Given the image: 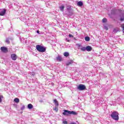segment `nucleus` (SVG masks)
I'll use <instances>...</instances> for the list:
<instances>
[{
    "instance_id": "6ab92c4d",
    "label": "nucleus",
    "mask_w": 124,
    "mask_h": 124,
    "mask_svg": "<svg viewBox=\"0 0 124 124\" xmlns=\"http://www.w3.org/2000/svg\"><path fill=\"white\" fill-rule=\"evenodd\" d=\"M85 41H90V37L87 36L85 37Z\"/></svg>"
},
{
    "instance_id": "20e7f679",
    "label": "nucleus",
    "mask_w": 124,
    "mask_h": 124,
    "mask_svg": "<svg viewBox=\"0 0 124 124\" xmlns=\"http://www.w3.org/2000/svg\"><path fill=\"white\" fill-rule=\"evenodd\" d=\"M0 50L3 53H7V52H8V49L7 47L5 46H1L0 48Z\"/></svg>"
},
{
    "instance_id": "1a4fd4ad",
    "label": "nucleus",
    "mask_w": 124,
    "mask_h": 124,
    "mask_svg": "<svg viewBox=\"0 0 124 124\" xmlns=\"http://www.w3.org/2000/svg\"><path fill=\"white\" fill-rule=\"evenodd\" d=\"M6 12V10L3 9V11H1L0 13V16H3L4 14H5V13Z\"/></svg>"
},
{
    "instance_id": "cd10ccee",
    "label": "nucleus",
    "mask_w": 124,
    "mask_h": 124,
    "mask_svg": "<svg viewBox=\"0 0 124 124\" xmlns=\"http://www.w3.org/2000/svg\"><path fill=\"white\" fill-rule=\"evenodd\" d=\"M104 29H105L106 31H108V27L105 26H104Z\"/></svg>"
},
{
    "instance_id": "4be33fe9",
    "label": "nucleus",
    "mask_w": 124,
    "mask_h": 124,
    "mask_svg": "<svg viewBox=\"0 0 124 124\" xmlns=\"http://www.w3.org/2000/svg\"><path fill=\"white\" fill-rule=\"evenodd\" d=\"M102 22L103 23H106V22H107V18H103L102 20Z\"/></svg>"
},
{
    "instance_id": "72a5a7b5",
    "label": "nucleus",
    "mask_w": 124,
    "mask_h": 124,
    "mask_svg": "<svg viewBox=\"0 0 124 124\" xmlns=\"http://www.w3.org/2000/svg\"><path fill=\"white\" fill-rule=\"evenodd\" d=\"M113 11H115V10H112V12H111V14H113Z\"/></svg>"
},
{
    "instance_id": "4468645a",
    "label": "nucleus",
    "mask_w": 124,
    "mask_h": 124,
    "mask_svg": "<svg viewBox=\"0 0 124 124\" xmlns=\"http://www.w3.org/2000/svg\"><path fill=\"white\" fill-rule=\"evenodd\" d=\"M78 6H83V2L81 1H79L78 2Z\"/></svg>"
},
{
    "instance_id": "c756f323",
    "label": "nucleus",
    "mask_w": 124,
    "mask_h": 124,
    "mask_svg": "<svg viewBox=\"0 0 124 124\" xmlns=\"http://www.w3.org/2000/svg\"><path fill=\"white\" fill-rule=\"evenodd\" d=\"M120 21H124V17H121L120 18Z\"/></svg>"
},
{
    "instance_id": "0eeeda50",
    "label": "nucleus",
    "mask_w": 124,
    "mask_h": 124,
    "mask_svg": "<svg viewBox=\"0 0 124 124\" xmlns=\"http://www.w3.org/2000/svg\"><path fill=\"white\" fill-rule=\"evenodd\" d=\"M53 102L55 104V106H56L57 107H59V102L58 101V100H57L56 99H55L53 100Z\"/></svg>"
},
{
    "instance_id": "a211bd4d",
    "label": "nucleus",
    "mask_w": 124,
    "mask_h": 124,
    "mask_svg": "<svg viewBox=\"0 0 124 124\" xmlns=\"http://www.w3.org/2000/svg\"><path fill=\"white\" fill-rule=\"evenodd\" d=\"M63 55L64 57H68V56H69V53L68 52H64Z\"/></svg>"
},
{
    "instance_id": "dca6fc26",
    "label": "nucleus",
    "mask_w": 124,
    "mask_h": 124,
    "mask_svg": "<svg viewBox=\"0 0 124 124\" xmlns=\"http://www.w3.org/2000/svg\"><path fill=\"white\" fill-rule=\"evenodd\" d=\"M71 114L72 115H77V112H76L74 111H70V115H71Z\"/></svg>"
},
{
    "instance_id": "412c9836",
    "label": "nucleus",
    "mask_w": 124,
    "mask_h": 124,
    "mask_svg": "<svg viewBox=\"0 0 124 124\" xmlns=\"http://www.w3.org/2000/svg\"><path fill=\"white\" fill-rule=\"evenodd\" d=\"M54 111H56V112H58L59 111V108L58 107L56 106L54 108H53Z\"/></svg>"
},
{
    "instance_id": "5701e85b",
    "label": "nucleus",
    "mask_w": 124,
    "mask_h": 124,
    "mask_svg": "<svg viewBox=\"0 0 124 124\" xmlns=\"http://www.w3.org/2000/svg\"><path fill=\"white\" fill-rule=\"evenodd\" d=\"M5 42L7 43V44H9L10 43V41H9V39H6Z\"/></svg>"
},
{
    "instance_id": "7c9ffc66",
    "label": "nucleus",
    "mask_w": 124,
    "mask_h": 124,
    "mask_svg": "<svg viewBox=\"0 0 124 124\" xmlns=\"http://www.w3.org/2000/svg\"><path fill=\"white\" fill-rule=\"evenodd\" d=\"M70 124H76L75 123H71Z\"/></svg>"
},
{
    "instance_id": "6e6552de",
    "label": "nucleus",
    "mask_w": 124,
    "mask_h": 124,
    "mask_svg": "<svg viewBox=\"0 0 124 124\" xmlns=\"http://www.w3.org/2000/svg\"><path fill=\"white\" fill-rule=\"evenodd\" d=\"M92 50H93V48L91 47V46H86V50L88 52H91V51H92Z\"/></svg>"
},
{
    "instance_id": "a878e982",
    "label": "nucleus",
    "mask_w": 124,
    "mask_h": 124,
    "mask_svg": "<svg viewBox=\"0 0 124 124\" xmlns=\"http://www.w3.org/2000/svg\"><path fill=\"white\" fill-rule=\"evenodd\" d=\"M25 106H22L20 109H21V110H22V111H23V110H24V109H25Z\"/></svg>"
},
{
    "instance_id": "f03ea898",
    "label": "nucleus",
    "mask_w": 124,
    "mask_h": 124,
    "mask_svg": "<svg viewBox=\"0 0 124 124\" xmlns=\"http://www.w3.org/2000/svg\"><path fill=\"white\" fill-rule=\"evenodd\" d=\"M36 49H37V51L40 53H44V52H46V48L39 45L36 46Z\"/></svg>"
},
{
    "instance_id": "9d476101",
    "label": "nucleus",
    "mask_w": 124,
    "mask_h": 124,
    "mask_svg": "<svg viewBox=\"0 0 124 124\" xmlns=\"http://www.w3.org/2000/svg\"><path fill=\"white\" fill-rule=\"evenodd\" d=\"M56 60L57 62H62V57L61 56H58L56 58Z\"/></svg>"
},
{
    "instance_id": "473e14b6",
    "label": "nucleus",
    "mask_w": 124,
    "mask_h": 124,
    "mask_svg": "<svg viewBox=\"0 0 124 124\" xmlns=\"http://www.w3.org/2000/svg\"><path fill=\"white\" fill-rule=\"evenodd\" d=\"M39 102H43V100H40Z\"/></svg>"
},
{
    "instance_id": "f8f14e48",
    "label": "nucleus",
    "mask_w": 124,
    "mask_h": 124,
    "mask_svg": "<svg viewBox=\"0 0 124 124\" xmlns=\"http://www.w3.org/2000/svg\"><path fill=\"white\" fill-rule=\"evenodd\" d=\"M14 101L15 102H16V103H19V102H20V99H19L18 98H15Z\"/></svg>"
},
{
    "instance_id": "bb28decb",
    "label": "nucleus",
    "mask_w": 124,
    "mask_h": 124,
    "mask_svg": "<svg viewBox=\"0 0 124 124\" xmlns=\"http://www.w3.org/2000/svg\"><path fill=\"white\" fill-rule=\"evenodd\" d=\"M69 37L73 38V37H74V36L72 34H69Z\"/></svg>"
},
{
    "instance_id": "f257e3e1",
    "label": "nucleus",
    "mask_w": 124,
    "mask_h": 124,
    "mask_svg": "<svg viewBox=\"0 0 124 124\" xmlns=\"http://www.w3.org/2000/svg\"><path fill=\"white\" fill-rule=\"evenodd\" d=\"M110 117H111L112 119L114 120V121H119V113L116 111H114L111 113Z\"/></svg>"
},
{
    "instance_id": "f3484780",
    "label": "nucleus",
    "mask_w": 124,
    "mask_h": 124,
    "mask_svg": "<svg viewBox=\"0 0 124 124\" xmlns=\"http://www.w3.org/2000/svg\"><path fill=\"white\" fill-rule=\"evenodd\" d=\"M2 99H3V95H0V103L2 102Z\"/></svg>"
},
{
    "instance_id": "f704fd0d",
    "label": "nucleus",
    "mask_w": 124,
    "mask_h": 124,
    "mask_svg": "<svg viewBox=\"0 0 124 124\" xmlns=\"http://www.w3.org/2000/svg\"><path fill=\"white\" fill-rule=\"evenodd\" d=\"M69 41H70L69 40H67V42H69Z\"/></svg>"
},
{
    "instance_id": "2eb2a0df",
    "label": "nucleus",
    "mask_w": 124,
    "mask_h": 124,
    "mask_svg": "<svg viewBox=\"0 0 124 124\" xmlns=\"http://www.w3.org/2000/svg\"><path fill=\"white\" fill-rule=\"evenodd\" d=\"M61 11H62V12H63V10L64 9V6L62 5L61 7H59Z\"/></svg>"
},
{
    "instance_id": "423d86ee",
    "label": "nucleus",
    "mask_w": 124,
    "mask_h": 124,
    "mask_svg": "<svg viewBox=\"0 0 124 124\" xmlns=\"http://www.w3.org/2000/svg\"><path fill=\"white\" fill-rule=\"evenodd\" d=\"M11 58L13 61H16V60H17V55L15 54H12L11 56Z\"/></svg>"
},
{
    "instance_id": "b1692460",
    "label": "nucleus",
    "mask_w": 124,
    "mask_h": 124,
    "mask_svg": "<svg viewBox=\"0 0 124 124\" xmlns=\"http://www.w3.org/2000/svg\"><path fill=\"white\" fill-rule=\"evenodd\" d=\"M77 46H78V47L80 49V48H81L82 46L81 45V44H77Z\"/></svg>"
},
{
    "instance_id": "aec40b11",
    "label": "nucleus",
    "mask_w": 124,
    "mask_h": 124,
    "mask_svg": "<svg viewBox=\"0 0 124 124\" xmlns=\"http://www.w3.org/2000/svg\"><path fill=\"white\" fill-rule=\"evenodd\" d=\"M122 29V31L123 32H124V24H121V26Z\"/></svg>"
},
{
    "instance_id": "ddd939ff",
    "label": "nucleus",
    "mask_w": 124,
    "mask_h": 124,
    "mask_svg": "<svg viewBox=\"0 0 124 124\" xmlns=\"http://www.w3.org/2000/svg\"><path fill=\"white\" fill-rule=\"evenodd\" d=\"M80 50H81V51H82V52H84V51H85V50H86V47H85V46H82L80 48Z\"/></svg>"
},
{
    "instance_id": "2f4dec72",
    "label": "nucleus",
    "mask_w": 124,
    "mask_h": 124,
    "mask_svg": "<svg viewBox=\"0 0 124 124\" xmlns=\"http://www.w3.org/2000/svg\"><path fill=\"white\" fill-rule=\"evenodd\" d=\"M37 33H39V30H38V31H37Z\"/></svg>"
},
{
    "instance_id": "c85d7f7f",
    "label": "nucleus",
    "mask_w": 124,
    "mask_h": 124,
    "mask_svg": "<svg viewBox=\"0 0 124 124\" xmlns=\"http://www.w3.org/2000/svg\"><path fill=\"white\" fill-rule=\"evenodd\" d=\"M62 123L63 124H67V121H63Z\"/></svg>"
},
{
    "instance_id": "393cba45",
    "label": "nucleus",
    "mask_w": 124,
    "mask_h": 124,
    "mask_svg": "<svg viewBox=\"0 0 124 124\" xmlns=\"http://www.w3.org/2000/svg\"><path fill=\"white\" fill-rule=\"evenodd\" d=\"M72 64V62H70L66 63V65H67V66L70 65V64Z\"/></svg>"
},
{
    "instance_id": "39448f33",
    "label": "nucleus",
    "mask_w": 124,
    "mask_h": 124,
    "mask_svg": "<svg viewBox=\"0 0 124 124\" xmlns=\"http://www.w3.org/2000/svg\"><path fill=\"white\" fill-rule=\"evenodd\" d=\"M63 111L64 112L62 113V114L64 115V116H69V115H70V111L66 109H64Z\"/></svg>"
},
{
    "instance_id": "7ed1b4c3",
    "label": "nucleus",
    "mask_w": 124,
    "mask_h": 124,
    "mask_svg": "<svg viewBox=\"0 0 124 124\" xmlns=\"http://www.w3.org/2000/svg\"><path fill=\"white\" fill-rule=\"evenodd\" d=\"M78 90H79V91H84V90H86V86L80 84L78 86Z\"/></svg>"
},
{
    "instance_id": "9b49d317",
    "label": "nucleus",
    "mask_w": 124,
    "mask_h": 124,
    "mask_svg": "<svg viewBox=\"0 0 124 124\" xmlns=\"http://www.w3.org/2000/svg\"><path fill=\"white\" fill-rule=\"evenodd\" d=\"M28 109H32L33 108V106L31 104H29L28 105Z\"/></svg>"
}]
</instances>
